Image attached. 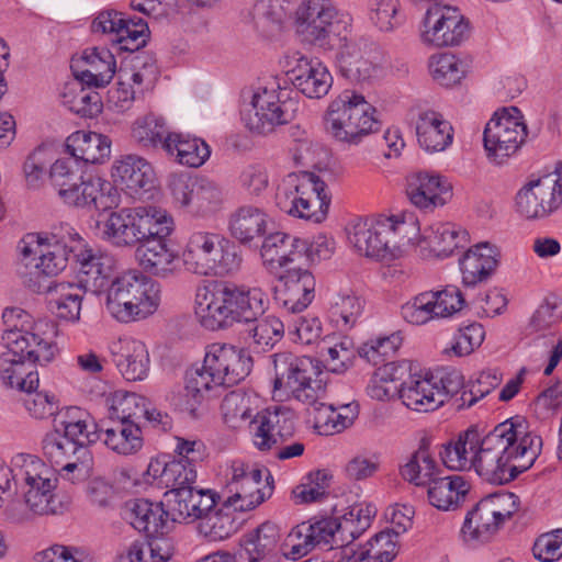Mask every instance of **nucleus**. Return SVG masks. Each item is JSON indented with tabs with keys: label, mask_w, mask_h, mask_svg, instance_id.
<instances>
[{
	"label": "nucleus",
	"mask_w": 562,
	"mask_h": 562,
	"mask_svg": "<svg viewBox=\"0 0 562 562\" xmlns=\"http://www.w3.org/2000/svg\"><path fill=\"white\" fill-rule=\"evenodd\" d=\"M87 86L80 78L66 82L63 87L60 98L65 106L81 117H94L102 111L100 94Z\"/></svg>",
	"instance_id": "nucleus-44"
},
{
	"label": "nucleus",
	"mask_w": 562,
	"mask_h": 562,
	"mask_svg": "<svg viewBox=\"0 0 562 562\" xmlns=\"http://www.w3.org/2000/svg\"><path fill=\"white\" fill-rule=\"evenodd\" d=\"M474 459V471L486 482L506 484L531 468L541 453L542 438L528 430L527 423L509 418L482 436Z\"/></svg>",
	"instance_id": "nucleus-2"
},
{
	"label": "nucleus",
	"mask_w": 562,
	"mask_h": 562,
	"mask_svg": "<svg viewBox=\"0 0 562 562\" xmlns=\"http://www.w3.org/2000/svg\"><path fill=\"white\" fill-rule=\"evenodd\" d=\"M327 133L337 142L358 145L379 130L375 108L355 90H344L328 105L325 114Z\"/></svg>",
	"instance_id": "nucleus-11"
},
{
	"label": "nucleus",
	"mask_w": 562,
	"mask_h": 562,
	"mask_svg": "<svg viewBox=\"0 0 562 562\" xmlns=\"http://www.w3.org/2000/svg\"><path fill=\"white\" fill-rule=\"evenodd\" d=\"M468 241V233L452 223H434L424 228L419 246L439 258H446Z\"/></svg>",
	"instance_id": "nucleus-36"
},
{
	"label": "nucleus",
	"mask_w": 562,
	"mask_h": 562,
	"mask_svg": "<svg viewBox=\"0 0 562 562\" xmlns=\"http://www.w3.org/2000/svg\"><path fill=\"white\" fill-rule=\"evenodd\" d=\"M251 367L252 360L245 349L224 342L209 345L202 367L187 374V409L193 413L221 387L239 383L250 373Z\"/></svg>",
	"instance_id": "nucleus-5"
},
{
	"label": "nucleus",
	"mask_w": 562,
	"mask_h": 562,
	"mask_svg": "<svg viewBox=\"0 0 562 562\" xmlns=\"http://www.w3.org/2000/svg\"><path fill=\"white\" fill-rule=\"evenodd\" d=\"M432 297L431 291H425L409 299L401 306L403 319L415 326H422L436 321L437 316Z\"/></svg>",
	"instance_id": "nucleus-60"
},
{
	"label": "nucleus",
	"mask_w": 562,
	"mask_h": 562,
	"mask_svg": "<svg viewBox=\"0 0 562 562\" xmlns=\"http://www.w3.org/2000/svg\"><path fill=\"white\" fill-rule=\"evenodd\" d=\"M113 361L127 381H142L149 372L150 358L146 345L134 337L124 336L110 347Z\"/></svg>",
	"instance_id": "nucleus-30"
},
{
	"label": "nucleus",
	"mask_w": 562,
	"mask_h": 562,
	"mask_svg": "<svg viewBox=\"0 0 562 562\" xmlns=\"http://www.w3.org/2000/svg\"><path fill=\"white\" fill-rule=\"evenodd\" d=\"M57 326L53 321L38 319L32 331L9 330L2 339L7 350L0 355V379L7 386L32 390L38 386V373L26 372L25 360L47 364L55 358Z\"/></svg>",
	"instance_id": "nucleus-3"
},
{
	"label": "nucleus",
	"mask_w": 562,
	"mask_h": 562,
	"mask_svg": "<svg viewBox=\"0 0 562 562\" xmlns=\"http://www.w3.org/2000/svg\"><path fill=\"white\" fill-rule=\"evenodd\" d=\"M78 265V284L87 292L93 294L105 293L111 280L114 278V259L112 256L94 251L91 248L81 247L76 254Z\"/></svg>",
	"instance_id": "nucleus-28"
},
{
	"label": "nucleus",
	"mask_w": 562,
	"mask_h": 562,
	"mask_svg": "<svg viewBox=\"0 0 562 562\" xmlns=\"http://www.w3.org/2000/svg\"><path fill=\"white\" fill-rule=\"evenodd\" d=\"M13 480L22 488L30 512L35 515L58 513L60 503L55 494L56 473L40 458L32 454L16 456Z\"/></svg>",
	"instance_id": "nucleus-14"
},
{
	"label": "nucleus",
	"mask_w": 562,
	"mask_h": 562,
	"mask_svg": "<svg viewBox=\"0 0 562 562\" xmlns=\"http://www.w3.org/2000/svg\"><path fill=\"white\" fill-rule=\"evenodd\" d=\"M268 306L269 297L260 288L214 282L198 289L194 310L204 328L218 330L235 323H251Z\"/></svg>",
	"instance_id": "nucleus-4"
},
{
	"label": "nucleus",
	"mask_w": 562,
	"mask_h": 562,
	"mask_svg": "<svg viewBox=\"0 0 562 562\" xmlns=\"http://www.w3.org/2000/svg\"><path fill=\"white\" fill-rule=\"evenodd\" d=\"M49 179L58 196L67 205L88 211H106L117 206L120 196L114 184L100 177L83 179L81 165L71 157L57 159Z\"/></svg>",
	"instance_id": "nucleus-8"
},
{
	"label": "nucleus",
	"mask_w": 562,
	"mask_h": 562,
	"mask_svg": "<svg viewBox=\"0 0 562 562\" xmlns=\"http://www.w3.org/2000/svg\"><path fill=\"white\" fill-rule=\"evenodd\" d=\"M453 389L435 381L432 375L414 373L403 384L398 397L409 409L416 412L435 411L445 403L448 393Z\"/></svg>",
	"instance_id": "nucleus-27"
},
{
	"label": "nucleus",
	"mask_w": 562,
	"mask_h": 562,
	"mask_svg": "<svg viewBox=\"0 0 562 562\" xmlns=\"http://www.w3.org/2000/svg\"><path fill=\"white\" fill-rule=\"evenodd\" d=\"M429 74L434 81L442 87H453L468 76L471 70L469 60L452 53H439L428 60Z\"/></svg>",
	"instance_id": "nucleus-48"
},
{
	"label": "nucleus",
	"mask_w": 562,
	"mask_h": 562,
	"mask_svg": "<svg viewBox=\"0 0 562 562\" xmlns=\"http://www.w3.org/2000/svg\"><path fill=\"white\" fill-rule=\"evenodd\" d=\"M268 218V214L262 209L243 205L231 215V234L239 243L249 244L266 233Z\"/></svg>",
	"instance_id": "nucleus-46"
},
{
	"label": "nucleus",
	"mask_w": 562,
	"mask_h": 562,
	"mask_svg": "<svg viewBox=\"0 0 562 562\" xmlns=\"http://www.w3.org/2000/svg\"><path fill=\"white\" fill-rule=\"evenodd\" d=\"M497 528V520L484 497L467 513L461 532L465 540L485 541Z\"/></svg>",
	"instance_id": "nucleus-50"
},
{
	"label": "nucleus",
	"mask_w": 562,
	"mask_h": 562,
	"mask_svg": "<svg viewBox=\"0 0 562 562\" xmlns=\"http://www.w3.org/2000/svg\"><path fill=\"white\" fill-rule=\"evenodd\" d=\"M376 52L364 38L346 40L337 54L340 74L351 81H364L378 71Z\"/></svg>",
	"instance_id": "nucleus-26"
},
{
	"label": "nucleus",
	"mask_w": 562,
	"mask_h": 562,
	"mask_svg": "<svg viewBox=\"0 0 562 562\" xmlns=\"http://www.w3.org/2000/svg\"><path fill=\"white\" fill-rule=\"evenodd\" d=\"M49 306L59 319L76 323L80 318L83 295L87 292L78 283L56 282L48 286Z\"/></svg>",
	"instance_id": "nucleus-45"
},
{
	"label": "nucleus",
	"mask_w": 562,
	"mask_h": 562,
	"mask_svg": "<svg viewBox=\"0 0 562 562\" xmlns=\"http://www.w3.org/2000/svg\"><path fill=\"white\" fill-rule=\"evenodd\" d=\"M100 440L121 456L137 453L144 443L140 426L132 420H119L112 427L101 429Z\"/></svg>",
	"instance_id": "nucleus-47"
},
{
	"label": "nucleus",
	"mask_w": 562,
	"mask_h": 562,
	"mask_svg": "<svg viewBox=\"0 0 562 562\" xmlns=\"http://www.w3.org/2000/svg\"><path fill=\"white\" fill-rule=\"evenodd\" d=\"M335 338L325 339L322 347V355L327 351L326 359L328 370L335 373L344 372L355 358V346L351 338L344 336L333 342Z\"/></svg>",
	"instance_id": "nucleus-63"
},
{
	"label": "nucleus",
	"mask_w": 562,
	"mask_h": 562,
	"mask_svg": "<svg viewBox=\"0 0 562 562\" xmlns=\"http://www.w3.org/2000/svg\"><path fill=\"white\" fill-rule=\"evenodd\" d=\"M469 34V23L458 8L434 4L427 9L419 29L420 41L434 47L461 44Z\"/></svg>",
	"instance_id": "nucleus-19"
},
{
	"label": "nucleus",
	"mask_w": 562,
	"mask_h": 562,
	"mask_svg": "<svg viewBox=\"0 0 562 562\" xmlns=\"http://www.w3.org/2000/svg\"><path fill=\"white\" fill-rule=\"evenodd\" d=\"M42 450L52 464L61 467L63 475L72 483L85 477L92 465L89 448L67 438L57 425L44 436Z\"/></svg>",
	"instance_id": "nucleus-20"
},
{
	"label": "nucleus",
	"mask_w": 562,
	"mask_h": 562,
	"mask_svg": "<svg viewBox=\"0 0 562 562\" xmlns=\"http://www.w3.org/2000/svg\"><path fill=\"white\" fill-rule=\"evenodd\" d=\"M169 513L161 503H154L146 498L131 501L126 505L125 519L134 529L147 537H158L168 528Z\"/></svg>",
	"instance_id": "nucleus-35"
},
{
	"label": "nucleus",
	"mask_w": 562,
	"mask_h": 562,
	"mask_svg": "<svg viewBox=\"0 0 562 562\" xmlns=\"http://www.w3.org/2000/svg\"><path fill=\"white\" fill-rule=\"evenodd\" d=\"M224 200L221 187L205 178L198 180L190 205V212L205 216L220 209Z\"/></svg>",
	"instance_id": "nucleus-58"
},
{
	"label": "nucleus",
	"mask_w": 562,
	"mask_h": 562,
	"mask_svg": "<svg viewBox=\"0 0 562 562\" xmlns=\"http://www.w3.org/2000/svg\"><path fill=\"white\" fill-rule=\"evenodd\" d=\"M157 74V66L151 57L136 56L132 59L130 67H122L119 70V79L135 88L137 92H142L144 88L153 86Z\"/></svg>",
	"instance_id": "nucleus-57"
},
{
	"label": "nucleus",
	"mask_w": 562,
	"mask_h": 562,
	"mask_svg": "<svg viewBox=\"0 0 562 562\" xmlns=\"http://www.w3.org/2000/svg\"><path fill=\"white\" fill-rule=\"evenodd\" d=\"M71 68L74 75L87 86L102 88L113 79L116 72V60L106 47H89L82 52L79 59L72 61Z\"/></svg>",
	"instance_id": "nucleus-32"
},
{
	"label": "nucleus",
	"mask_w": 562,
	"mask_h": 562,
	"mask_svg": "<svg viewBox=\"0 0 562 562\" xmlns=\"http://www.w3.org/2000/svg\"><path fill=\"white\" fill-rule=\"evenodd\" d=\"M333 475L327 470H316L306 474L301 484L292 490L291 496L295 504L323 502L329 494Z\"/></svg>",
	"instance_id": "nucleus-51"
},
{
	"label": "nucleus",
	"mask_w": 562,
	"mask_h": 562,
	"mask_svg": "<svg viewBox=\"0 0 562 562\" xmlns=\"http://www.w3.org/2000/svg\"><path fill=\"white\" fill-rule=\"evenodd\" d=\"M363 311V301L352 293H339L333 297L328 310L330 322L340 330L352 328Z\"/></svg>",
	"instance_id": "nucleus-52"
},
{
	"label": "nucleus",
	"mask_w": 562,
	"mask_h": 562,
	"mask_svg": "<svg viewBox=\"0 0 562 562\" xmlns=\"http://www.w3.org/2000/svg\"><path fill=\"white\" fill-rule=\"evenodd\" d=\"M147 272L128 269L115 276L105 294V308L119 323L130 324L151 316L159 307L160 284Z\"/></svg>",
	"instance_id": "nucleus-7"
},
{
	"label": "nucleus",
	"mask_w": 562,
	"mask_h": 562,
	"mask_svg": "<svg viewBox=\"0 0 562 562\" xmlns=\"http://www.w3.org/2000/svg\"><path fill=\"white\" fill-rule=\"evenodd\" d=\"M111 408L119 420H132L140 426L147 414V400L135 393L117 391L112 396Z\"/></svg>",
	"instance_id": "nucleus-61"
},
{
	"label": "nucleus",
	"mask_w": 562,
	"mask_h": 562,
	"mask_svg": "<svg viewBox=\"0 0 562 562\" xmlns=\"http://www.w3.org/2000/svg\"><path fill=\"white\" fill-rule=\"evenodd\" d=\"M149 37L147 23L142 19H125L116 37L112 42L119 45L121 50L136 52L144 47Z\"/></svg>",
	"instance_id": "nucleus-62"
},
{
	"label": "nucleus",
	"mask_w": 562,
	"mask_h": 562,
	"mask_svg": "<svg viewBox=\"0 0 562 562\" xmlns=\"http://www.w3.org/2000/svg\"><path fill=\"white\" fill-rule=\"evenodd\" d=\"M55 425L67 438L87 448L101 439V429H98L92 416L80 407H67Z\"/></svg>",
	"instance_id": "nucleus-41"
},
{
	"label": "nucleus",
	"mask_w": 562,
	"mask_h": 562,
	"mask_svg": "<svg viewBox=\"0 0 562 562\" xmlns=\"http://www.w3.org/2000/svg\"><path fill=\"white\" fill-rule=\"evenodd\" d=\"M276 278L280 283L276 288V300L286 311L299 313L313 302L316 282L307 267L299 266Z\"/></svg>",
	"instance_id": "nucleus-25"
},
{
	"label": "nucleus",
	"mask_w": 562,
	"mask_h": 562,
	"mask_svg": "<svg viewBox=\"0 0 562 562\" xmlns=\"http://www.w3.org/2000/svg\"><path fill=\"white\" fill-rule=\"evenodd\" d=\"M428 487L429 503L439 510H456L470 491L469 482L461 475L436 477Z\"/></svg>",
	"instance_id": "nucleus-42"
},
{
	"label": "nucleus",
	"mask_w": 562,
	"mask_h": 562,
	"mask_svg": "<svg viewBox=\"0 0 562 562\" xmlns=\"http://www.w3.org/2000/svg\"><path fill=\"white\" fill-rule=\"evenodd\" d=\"M257 397L241 390L225 395L221 404L223 419L231 428H238L249 420L254 446L260 451L270 450L295 430V414L285 406L257 412Z\"/></svg>",
	"instance_id": "nucleus-6"
},
{
	"label": "nucleus",
	"mask_w": 562,
	"mask_h": 562,
	"mask_svg": "<svg viewBox=\"0 0 562 562\" xmlns=\"http://www.w3.org/2000/svg\"><path fill=\"white\" fill-rule=\"evenodd\" d=\"M83 246V239L68 224L60 225L48 234H26L19 244L22 258L26 266L34 268L36 276H56L63 271L72 255Z\"/></svg>",
	"instance_id": "nucleus-10"
},
{
	"label": "nucleus",
	"mask_w": 562,
	"mask_h": 562,
	"mask_svg": "<svg viewBox=\"0 0 562 562\" xmlns=\"http://www.w3.org/2000/svg\"><path fill=\"white\" fill-rule=\"evenodd\" d=\"M113 182L133 199H144L156 188L153 166L137 155H125L112 165Z\"/></svg>",
	"instance_id": "nucleus-23"
},
{
	"label": "nucleus",
	"mask_w": 562,
	"mask_h": 562,
	"mask_svg": "<svg viewBox=\"0 0 562 562\" xmlns=\"http://www.w3.org/2000/svg\"><path fill=\"white\" fill-rule=\"evenodd\" d=\"M562 321V299L550 294L531 316L529 326L533 331H546Z\"/></svg>",
	"instance_id": "nucleus-64"
},
{
	"label": "nucleus",
	"mask_w": 562,
	"mask_h": 562,
	"mask_svg": "<svg viewBox=\"0 0 562 562\" xmlns=\"http://www.w3.org/2000/svg\"><path fill=\"white\" fill-rule=\"evenodd\" d=\"M165 151L175 156L179 164L192 168L201 167L211 156V148L204 139L176 132L166 138Z\"/></svg>",
	"instance_id": "nucleus-43"
},
{
	"label": "nucleus",
	"mask_w": 562,
	"mask_h": 562,
	"mask_svg": "<svg viewBox=\"0 0 562 562\" xmlns=\"http://www.w3.org/2000/svg\"><path fill=\"white\" fill-rule=\"evenodd\" d=\"M255 325L248 330L254 345L261 351L273 348L284 335L283 323L273 315L257 317Z\"/></svg>",
	"instance_id": "nucleus-59"
},
{
	"label": "nucleus",
	"mask_w": 562,
	"mask_h": 562,
	"mask_svg": "<svg viewBox=\"0 0 562 562\" xmlns=\"http://www.w3.org/2000/svg\"><path fill=\"white\" fill-rule=\"evenodd\" d=\"M294 16L299 32L311 42L323 44L338 16V10L331 0H302Z\"/></svg>",
	"instance_id": "nucleus-29"
},
{
	"label": "nucleus",
	"mask_w": 562,
	"mask_h": 562,
	"mask_svg": "<svg viewBox=\"0 0 562 562\" xmlns=\"http://www.w3.org/2000/svg\"><path fill=\"white\" fill-rule=\"evenodd\" d=\"M176 440L175 451L178 453V458L167 463L153 460L147 469L148 475L158 480V484L169 491L193 486L198 474L196 469L206 457V449L201 440L183 438H176Z\"/></svg>",
	"instance_id": "nucleus-18"
},
{
	"label": "nucleus",
	"mask_w": 562,
	"mask_h": 562,
	"mask_svg": "<svg viewBox=\"0 0 562 562\" xmlns=\"http://www.w3.org/2000/svg\"><path fill=\"white\" fill-rule=\"evenodd\" d=\"M497 251L488 243H480L460 259L463 284L474 286L486 281L497 267Z\"/></svg>",
	"instance_id": "nucleus-38"
},
{
	"label": "nucleus",
	"mask_w": 562,
	"mask_h": 562,
	"mask_svg": "<svg viewBox=\"0 0 562 562\" xmlns=\"http://www.w3.org/2000/svg\"><path fill=\"white\" fill-rule=\"evenodd\" d=\"M417 143L427 153L446 150L453 142L451 123L438 111L420 110L415 121Z\"/></svg>",
	"instance_id": "nucleus-33"
},
{
	"label": "nucleus",
	"mask_w": 562,
	"mask_h": 562,
	"mask_svg": "<svg viewBox=\"0 0 562 562\" xmlns=\"http://www.w3.org/2000/svg\"><path fill=\"white\" fill-rule=\"evenodd\" d=\"M406 193L416 207L434 211L449 202L452 186L443 176L434 171H417L406 178Z\"/></svg>",
	"instance_id": "nucleus-24"
},
{
	"label": "nucleus",
	"mask_w": 562,
	"mask_h": 562,
	"mask_svg": "<svg viewBox=\"0 0 562 562\" xmlns=\"http://www.w3.org/2000/svg\"><path fill=\"white\" fill-rule=\"evenodd\" d=\"M479 438L480 431L476 427L460 432L457 439L449 441L439 452L443 464L454 471L474 469Z\"/></svg>",
	"instance_id": "nucleus-39"
},
{
	"label": "nucleus",
	"mask_w": 562,
	"mask_h": 562,
	"mask_svg": "<svg viewBox=\"0 0 562 562\" xmlns=\"http://www.w3.org/2000/svg\"><path fill=\"white\" fill-rule=\"evenodd\" d=\"M181 259L187 271L201 277L228 276L241 265V257L232 241L202 229L189 234Z\"/></svg>",
	"instance_id": "nucleus-12"
},
{
	"label": "nucleus",
	"mask_w": 562,
	"mask_h": 562,
	"mask_svg": "<svg viewBox=\"0 0 562 562\" xmlns=\"http://www.w3.org/2000/svg\"><path fill=\"white\" fill-rule=\"evenodd\" d=\"M111 139L97 132L76 131L66 139L71 158L86 164H102L111 155Z\"/></svg>",
	"instance_id": "nucleus-37"
},
{
	"label": "nucleus",
	"mask_w": 562,
	"mask_h": 562,
	"mask_svg": "<svg viewBox=\"0 0 562 562\" xmlns=\"http://www.w3.org/2000/svg\"><path fill=\"white\" fill-rule=\"evenodd\" d=\"M274 368L277 372L273 383L274 393L284 389L286 393L292 394L315 374H319L321 366L319 361L311 357L282 352L274 356Z\"/></svg>",
	"instance_id": "nucleus-31"
},
{
	"label": "nucleus",
	"mask_w": 562,
	"mask_h": 562,
	"mask_svg": "<svg viewBox=\"0 0 562 562\" xmlns=\"http://www.w3.org/2000/svg\"><path fill=\"white\" fill-rule=\"evenodd\" d=\"M304 238L276 232L265 237L260 257L262 266L272 276L278 277L299 266H304Z\"/></svg>",
	"instance_id": "nucleus-22"
},
{
	"label": "nucleus",
	"mask_w": 562,
	"mask_h": 562,
	"mask_svg": "<svg viewBox=\"0 0 562 562\" xmlns=\"http://www.w3.org/2000/svg\"><path fill=\"white\" fill-rule=\"evenodd\" d=\"M326 184L313 172L286 175L276 193V204L285 214L300 220L321 223L325 220L329 199Z\"/></svg>",
	"instance_id": "nucleus-13"
},
{
	"label": "nucleus",
	"mask_w": 562,
	"mask_h": 562,
	"mask_svg": "<svg viewBox=\"0 0 562 562\" xmlns=\"http://www.w3.org/2000/svg\"><path fill=\"white\" fill-rule=\"evenodd\" d=\"M166 120L158 114L147 113L137 117L131 126V137L143 148L161 147L165 150V143L168 135H171Z\"/></svg>",
	"instance_id": "nucleus-49"
},
{
	"label": "nucleus",
	"mask_w": 562,
	"mask_h": 562,
	"mask_svg": "<svg viewBox=\"0 0 562 562\" xmlns=\"http://www.w3.org/2000/svg\"><path fill=\"white\" fill-rule=\"evenodd\" d=\"M292 105L286 91L272 79L254 91L250 109L244 112L243 121L251 132L268 134L292 121L295 111Z\"/></svg>",
	"instance_id": "nucleus-16"
},
{
	"label": "nucleus",
	"mask_w": 562,
	"mask_h": 562,
	"mask_svg": "<svg viewBox=\"0 0 562 562\" xmlns=\"http://www.w3.org/2000/svg\"><path fill=\"white\" fill-rule=\"evenodd\" d=\"M233 509H226L224 503L220 509H211L199 522V531L210 541H220L228 538L236 529L235 520L231 515Z\"/></svg>",
	"instance_id": "nucleus-56"
},
{
	"label": "nucleus",
	"mask_w": 562,
	"mask_h": 562,
	"mask_svg": "<svg viewBox=\"0 0 562 562\" xmlns=\"http://www.w3.org/2000/svg\"><path fill=\"white\" fill-rule=\"evenodd\" d=\"M358 414V404L355 402L341 404L338 407L325 404V407L317 409L315 422L317 426L323 425L331 432H340L353 424Z\"/></svg>",
	"instance_id": "nucleus-55"
},
{
	"label": "nucleus",
	"mask_w": 562,
	"mask_h": 562,
	"mask_svg": "<svg viewBox=\"0 0 562 562\" xmlns=\"http://www.w3.org/2000/svg\"><path fill=\"white\" fill-rule=\"evenodd\" d=\"M439 465L430 452V441L423 438L418 448L400 467V474L406 482L416 486L428 485L436 479Z\"/></svg>",
	"instance_id": "nucleus-40"
},
{
	"label": "nucleus",
	"mask_w": 562,
	"mask_h": 562,
	"mask_svg": "<svg viewBox=\"0 0 562 562\" xmlns=\"http://www.w3.org/2000/svg\"><path fill=\"white\" fill-rule=\"evenodd\" d=\"M562 205V181L551 175L529 181L516 195L517 212L526 220H543Z\"/></svg>",
	"instance_id": "nucleus-21"
},
{
	"label": "nucleus",
	"mask_w": 562,
	"mask_h": 562,
	"mask_svg": "<svg viewBox=\"0 0 562 562\" xmlns=\"http://www.w3.org/2000/svg\"><path fill=\"white\" fill-rule=\"evenodd\" d=\"M173 229V218L166 210L144 205L110 213L101 234L115 247L135 248V260L144 271L167 279L180 271L179 252L168 240Z\"/></svg>",
	"instance_id": "nucleus-1"
},
{
	"label": "nucleus",
	"mask_w": 562,
	"mask_h": 562,
	"mask_svg": "<svg viewBox=\"0 0 562 562\" xmlns=\"http://www.w3.org/2000/svg\"><path fill=\"white\" fill-rule=\"evenodd\" d=\"M273 493V477L267 469H260L241 460H234L226 472L224 507L233 512L255 509Z\"/></svg>",
	"instance_id": "nucleus-15"
},
{
	"label": "nucleus",
	"mask_w": 562,
	"mask_h": 562,
	"mask_svg": "<svg viewBox=\"0 0 562 562\" xmlns=\"http://www.w3.org/2000/svg\"><path fill=\"white\" fill-rule=\"evenodd\" d=\"M290 75L293 86L310 99L325 97L333 86L328 68L316 58L301 56Z\"/></svg>",
	"instance_id": "nucleus-34"
},
{
	"label": "nucleus",
	"mask_w": 562,
	"mask_h": 562,
	"mask_svg": "<svg viewBox=\"0 0 562 562\" xmlns=\"http://www.w3.org/2000/svg\"><path fill=\"white\" fill-rule=\"evenodd\" d=\"M412 231V224L397 217L358 218L348 228V240L360 255L389 261L401 256Z\"/></svg>",
	"instance_id": "nucleus-9"
},
{
	"label": "nucleus",
	"mask_w": 562,
	"mask_h": 562,
	"mask_svg": "<svg viewBox=\"0 0 562 562\" xmlns=\"http://www.w3.org/2000/svg\"><path fill=\"white\" fill-rule=\"evenodd\" d=\"M290 153L295 165L318 170L326 168L329 159L328 150L305 132L294 139Z\"/></svg>",
	"instance_id": "nucleus-54"
},
{
	"label": "nucleus",
	"mask_w": 562,
	"mask_h": 562,
	"mask_svg": "<svg viewBox=\"0 0 562 562\" xmlns=\"http://www.w3.org/2000/svg\"><path fill=\"white\" fill-rule=\"evenodd\" d=\"M526 138L527 125L517 108L496 111L483 133L487 159L495 165H503L519 151Z\"/></svg>",
	"instance_id": "nucleus-17"
},
{
	"label": "nucleus",
	"mask_w": 562,
	"mask_h": 562,
	"mask_svg": "<svg viewBox=\"0 0 562 562\" xmlns=\"http://www.w3.org/2000/svg\"><path fill=\"white\" fill-rule=\"evenodd\" d=\"M368 20L380 32L390 33L404 22L400 0H369Z\"/></svg>",
	"instance_id": "nucleus-53"
}]
</instances>
